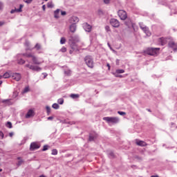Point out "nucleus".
Instances as JSON below:
<instances>
[{
	"label": "nucleus",
	"mask_w": 177,
	"mask_h": 177,
	"mask_svg": "<svg viewBox=\"0 0 177 177\" xmlns=\"http://www.w3.org/2000/svg\"><path fill=\"white\" fill-rule=\"evenodd\" d=\"M169 48L173 49L174 52H177V45L174 41H169Z\"/></svg>",
	"instance_id": "6e6552de"
},
{
	"label": "nucleus",
	"mask_w": 177,
	"mask_h": 177,
	"mask_svg": "<svg viewBox=\"0 0 177 177\" xmlns=\"http://www.w3.org/2000/svg\"><path fill=\"white\" fill-rule=\"evenodd\" d=\"M53 108L54 109L57 110V109H59V104H58L57 103H54V104H53Z\"/></svg>",
	"instance_id": "c85d7f7f"
},
{
	"label": "nucleus",
	"mask_w": 177,
	"mask_h": 177,
	"mask_svg": "<svg viewBox=\"0 0 177 177\" xmlns=\"http://www.w3.org/2000/svg\"><path fill=\"white\" fill-rule=\"evenodd\" d=\"M17 160H19V162L17 163L18 167L21 166L24 162V160H23L20 157L17 158Z\"/></svg>",
	"instance_id": "5701e85b"
},
{
	"label": "nucleus",
	"mask_w": 177,
	"mask_h": 177,
	"mask_svg": "<svg viewBox=\"0 0 177 177\" xmlns=\"http://www.w3.org/2000/svg\"><path fill=\"white\" fill-rule=\"evenodd\" d=\"M1 102L7 106L12 105L13 102H11V99H3Z\"/></svg>",
	"instance_id": "2eb2a0df"
},
{
	"label": "nucleus",
	"mask_w": 177,
	"mask_h": 177,
	"mask_svg": "<svg viewBox=\"0 0 177 177\" xmlns=\"http://www.w3.org/2000/svg\"><path fill=\"white\" fill-rule=\"evenodd\" d=\"M65 43H66V39L64 37H62L60 40V44L63 45Z\"/></svg>",
	"instance_id": "e433bc0d"
},
{
	"label": "nucleus",
	"mask_w": 177,
	"mask_h": 177,
	"mask_svg": "<svg viewBox=\"0 0 177 177\" xmlns=\"http://www.w3.org/2000/svg\"><path fill=\"white\" fill-rule=\"evenodd\" d=\"M160 53V48H148L147 54L151 56H157Z\"/></svg>",
	"instance_id": "f257e3e1"
},
{
	"label": "nucleus",
	"mask_w": 177,
	"mask_h": 177,
	"mask_svg": "<svg viewBox=\"0 0 177 177\" xmlns=\"http://www.w3.org/2000/svg\"><path fill=\"white\" fill-rule=\"evenodd\" d=\"M39 147H40L39 145H38V144H37V142H32L30 145L31 150L38 149Z\"/></svg>",
	"instance_id": "dca6fc26"
},
{
	"label": "nucleus",
	"mask_w": 177,
	"mask_h": 177,
	"mask_svg": "<svg viewBox=\"0 0 177 177\" xmlns=\"http://www.w3.org/2000/svg\"><path fill=\"white\" fill-rule=\"evenodd\" d=\"M142 31L144 32V33H145V35H147V36L150 37L151 35V32L149 30V28L147 26L144 27L142 28Z\"/></svg>",
	"instance_id": "f3484780"
},
{
	"label": "nucleus",
	"mask_w": 177,
	"mask_h": 177,
	"mask_svg": "<svg viewBox=\"0 0 177 177\" xmlns=\"http://www.w3.org/2000/svg\"><path fill=\"white\" fill-rule=\"evenodd\" d=\"M53 119V116H49V117L48 118V120H52Z\"/></svg>",
	"instance_id": "bf43d9fd"
},
{
	"label": "nucleus",
	"mask_w": 177,
	"mask_h": 177,
	"mask_svg": "<svg viewBox=\"0 0 177 177\" xmlns=\"http://www.w3.org/2000/svg\"><path fill=\"white\" fill-rule=\"evenodd\" d=\"M5 21H0V27L3 26V25H5Z\"/></svg>",
	"instance_id": "09e8293b"
},
{
	"label": "nucleus",
	"mask_w": 177,
	"mask_h": 177,
	"mask_svg": "<svg viewBox=\"0 0 177 177\" xmlns=\"http://www.w3.org/2000/svg\"><path fill=\"white\" fill-rule=\"evenodd\" d=\"M25 46H26L27 48H28V47H29V46H30V43H29V41H26Z\"/></svg>",
	"instance_id": "de8ad7c7"
},
{
	"label": "nucleus",
	"mask_w": 177,
	"mask_h": 177,
	"mask_svg": "<svg viewBox=\"0 0 177 177\" xmlns=\"http://www.w3.org/2000/svg\"><path fill=\"white\" fill-rule=\"evenodd\" d=\"M83 28L84 30L87 32H91L92 30V26L88 24L87 22L83 24Z\"/></svg>",
	"instance_id": "0eeeda50"
},
{
	"label": "nucleus",
	"mask_w": 177,
	"mask_h": 177,
	"mask_svg": "<svg viewBox=\"0 0 177 177\" xmlns=\"http://www.w3.org/2000/svg\"><path fill=\"white\" fill-rule=\"evenodd\" d=\"M42 75H44V79H45L48 75L46 73H43Z\"/></svg>",
	"instance_id": "864d4df0"
},
{
	"label": "nucleus",
	"mask_w": 177,
	"mask_h": 177,
	"mask_svg": "<svg viewBox=\"0 0 177 177\" xmlns=\"http://www.w3.org/2000/svg\"><path fill=\"white\" fill-rule=\"evenodd\" d=\"M0 136L1 137V139H3L4 134H3V131H0Z\"/></svg>",
	"instance_id": "8fccbe9b"
},
{
	"label": "nucleus",
	"mask_w": 177,
	"mask_h": 177,
	"mask_svg": "<svg viewBox=\"0 0 177 177\" xmlns=\"http://www.w3.org/2000/svg\"><path fill=\"white\" fill-rule=\"evenodd\" d=\"M31 66L32 65H30V64H26V67L29 68L30 70V66Z\"/></svg>",
	"instance_id": "13d9d810"
},
{
	"label": "nucleus",
	"mask_w": 177,
	"mask_h": 177,
	"mask_svg": "<svg viewBox=\"0 0 177 177\" xmlns=\"http://www.w3.org/2000/svg\"><path fill=\"white\" fill-rule=\"evenodd\" d=\"M57 102H58L59 104L62 105L64 104V99L63 98H59L57 100Z\"/></svg>",
	"instance_id": "c756f323"
},
{
	"label": "nucleus",
	"mask_w": 177,
	"mask_h": 177,
	"mask_svg": "<svg viewBox=\"0 0 177 177\" xmlns=\"http://www.w3.org/2000/svg\"><path fill=\"white\" fill-rule=\"evenodd\" d=\"M110 24L113 28H119L120 26V21L115 18H112L110 19Z\"/></svg>",
	"instance_id": "39448f33"
},
{
	"label": "nucleus",
	"mask_w": 177,
	"mask_h": 177,
	"mask_svg": "<svg viewBox=\"0 0 177 177\" xmlns=\"http://www.w3.org/2000/svg\"><path fill=\"white\" fill-rule=\"evenodd\" d=\"M29 91V87L26 86L25 87V88L24 89V91H22L23 93H26Z\"/></svg>",
	"instance_id": "4c0bfd02"
},
{
	"label": "nucleus",
	"mask_w": 177,
	"mask_h": 177,
	"mask_svg": "<svg viewBox=\"0 0 177 177\" xmlns=\"http://www.w3.org/2000/svg\"><path fill=\"white\" fill-rule=\"evenodd\" d=\"M12 77L13 80H16L17 82H19L21 79V75L19 73H14L12 75Z\"/></svg>",
	"instance_id": "1a4fd4ad"
},
{
	"label": "nucleus",
	"mask_w": 177,
	"mask_h": 177,
	"mask_svg": "<svg viewBox=\"0 0 177 177\" xmlns=\"http://www.w3.org/2000/svg\"><path fill=\"white\" fill-rule=\"evenodd\" d=\"M116 77H122V75H117L116 73H114Z\"/></svg>",
	"instance_id": "603ef678"
},
{
	"label": "nucleus",
	"mask_w": 177,
	"mask_h": 177,
	"mask_svg": "<svg viewBox=\"0 0 177 177\" xmlns=\"http://www.w3.org/2000/svg\"><path fill=\"white\" fill-rule=\"evenodd\" d=\"M103 120L108 122L109 124H115L120 122L119 118H110L109 116L104 118Z\"/></svg>",
	"instance_id": "f03ea898"
},
{
	"label": "nucleus",
	"mask_w": 177,
	"mask_h": 177,
	"mask_svg": "<svg viewBox=\"0 0 177 177\" xmlns=\"http://www.w3.org/2000/svg\"><path fill=\"white\" fill-rule=\"evenodd\" d=\"M98 12H99V15H103V12H102V10H98Z\"/></svg>",
	"instance_id": "4d7b16f0"
},
{
	"label": "nucleus",
	"mask_w": 177,
	"mask_h": 177,
	"mask_svg": "<svg viewBox=\"0 0 177 177\" xmlns=\"http://www.w3.org/2000/svg\"><path fill=\"white\" fill-rule=\"evenodd\" d=\"M66 15V11H62V15L65 16Z\"/></svg>",
	"instance_id": "6e6d98bb"
},
{
	"label": "nucleus",
	"mask_w": 177,
	"mask_h": 177,
	"mask_svg": "<svg viewBox=\"0 0 177 177\" xmlns=\"http://www.w3.org/2000/svg\"><path fill=\"white\" fill-rule=\"evenodd\" d=\"M151 177H159L158 176H152Z\"/></svg>",
	"instance_id": "774afa93"
},
{
	"label": "nucleus",
	"mask_w": 177,
	"mask_h": 177,
	"mask_svg": "<svg viewBox=\"0 0 177 177\" xmlns=\"http://www.w3.org/2000/svg\"><path fill=\"white\" fill-rule=\"evenodd\" d=\"M105 30H106V31L107 32H111V28H110L109 26H106Z\"/></svg>",
	"instance_id": "ea45409f"
},
{
	"label": "nucleus",
	"mask_w": 177,
	"mask_h": 177,
	"mask_svg": "<svg viewBox=\"0 0 177 177\" xmlns=\"http://www.w3.org/2000/svg\"><path fill=\"white\" fill-rule=\"evenodd\" d=\"M109 156H110L111 157H113V156H114V153H113V152H111V153L109 154Z\"/></svg>",
	"instance_id": "680f3d73"
},
{
	"label": "nucleus",
	"mask_w": 177,
	"mask_h": 177,
	"mask_svg": "<svg viewBox=\"0 0 177 177\" xmlns=\"http://www.w3.org/2000/svg\"><path fill=\"white\" fill-rule=\"evenodd\" d=\"M39 177H46V176H45L44 175H41Z\"/></svg>",
	"instance_id": "338daca9"
},
{
	"label": "nucleus",
	"mask_w": 177,
	"mask_h": 177,
	"mask_svg": "<svg viewBox=\"0 0 177 177\" xmlns=\"http://www.w3.org/2000/svg\"><path fill=\"white\" fill-rule=\"evenodd\" d=\"M79 21H80L79 17L76 16H73L69 19V22L75 25H76L79 22Z\"/></svg>",
	"instance_id": "9d476101"
},
{
	"label": "nucleus",
	"mask_w": 177,
	"mask_h": 177,
	"mask_svg": "<svg viewBox=\"0 0 177 177\" xmlns=\"http://www.w3.org/2000/svg\"><path fill=\"white\" fill-rule=\"evenodd\" d=\"M136 145L141 147H146L147 145V142L140 140L137 141Z\"/></svg>",
	"instance_id": "412c9836"
},
{
	"label": "nucleus",
	"mask_w": 177,
	"mask_h": 177,
	"mask_svg": "<svg viewBox=\"0 0 177 177\" xmlns=\"http://www.w3.org/2000/svg\"><path fill=\"white\" fill-rule=\"evenodd\" d=\"M84 60L88 67H89L90 68H93V60L91 56L90 55L86 56Z\"/></svg>",
	"instance_id": "20e7f679"
},
{
	"label": "nucleus",
	"mask_w": 177,
	"mask_h": 177,
	"mask_svg": "<svg viewBox=\"0 0 177 177\" xmlns=\"http://www.w3.org/2000/svg\"><path fill=\"white\" fill-rule=\"evenodd\" d=\"M105 4H109L110 3V0H104Z\"/></svg>",
	"instance_id": "3c124183"
},
{
	"label": "nucleus",
	"mask_w": 177,
	"mask_h": 177,
	"mask_svg": "<svg viewBox=\"0 0 177 177\" xmlns=\"http://www.w3.org/2000/svg\"><path fill=\"white\" fill-rule=\"evenodd\" d=\"M77 30V25L76 24H71L70 26V31L72 32V33H74Z\"/></svg>",
	"instance_id": "aec40b11"
},
{
	"label": "nucleus",
	"mask_w": 177,
	"mask_h": 177,
	"mask_svg": "<svg viewBox=\"0 0 177 177\" xmlns=\"http://www.w3.org/2000/svg\"><path fill=\"white\" fill-rule=\"evenodd\" d=\"M47 6L48 8H53L54 7V5L53 4V2H48Z\"/></svg>",
	"instance_id": "72a5a7b5"
},
{
	"label": "nucleus",
	"mask_w": 177,
	"mask_h": 177,
	"mask_svg": "<svg viewBox=\"0 0 177 177\" xmlns=\"http://www.w3.org/2000/svg\"><path fill=\"white\" fill-rule=\"evenodd\" d=\"M42 8H43V10H46L45 5H44V6H42Z\"/></svg>",
	"instance_id": "69168bd1"
},
{
	"label": "nucleus",
	"mask_w": 177,
	"mask_h": 177,
	"mask_svg": "<svg viewBox=\"0 0 177 177\" xmlns=\"http://www.w3.org/2000/svg\"><path fill=\"white\" fill-rule=\"evenodd\" d=\"M70 97L72 98V99H77V98H79L80 97V95L79 94H75V93H71Z\"/></svg>",
	"instance_id": "b1692460"
},
{
	"label": "nucleus",
	"mask_w": 177,
	"mask_h": 177,
	"mask_svg": "<svg viewBox=\"0 0 177 177\" xmlns=\"http://www.w3.org/2000/svg\"><path fill=\"white\" fill-rule=\"evenodd\" d=\"M46 111L48 114H49L50 113V108L49 106H46Z\"/></svg>",
	"instance_id": "37998d69"
},
{
	"label": "nucleus",
	"mask_w": 177,
	"mask_h": 177,
	"mask_svg": "<svg viewBox=\"0 0 177 177\" xmlns=\"http://www.w3.org/2000/svg\"><path fill=\"white\" fill-rule=\"evenodd\" d=\"M24 1L26 3L30 4V3H31V2L32 1V0H24Z\"/></svg>",
	"instance_id": "a18cd8bd"
},
{
	"label": "nucleus",
	"mask_w": 177,
	"mask_h": 177,
	"mask_svg": "<svg viewBox=\"0 0 177 177\" xmlns=\"http://www.w3.org/2000/svg\"><path fill=\"white\" fill-rule=\"evenodd\" d=\"M18 64H20V65L24 64H25V60L23 59H18Z\"/></svg>",
	"instance_id": "7c9ffc66"
},
{
	"label": "nucleus",
	"mask_w": 177,
	"mask_h": 177,
	"mask_svg": "<svg viewBox=\"0 0 177 177\" xmlns=\"http://www.w3.org/2000/svg\"><path fill=\"white\" fill-rule=\"evenodd\" d=\"M159 43H160V45L165 46L168 43V39L165 37H160L158 40Z\"/></svg>",
	"instance_id": "4468645a"
},
{
	"label": "nucleus",
	"mask_w": 177,
	"mask_h": 177,
	"mask_svg": "<svg viewBox=\"0 0 177 177\" xmlns=\"http://www.w3.org/2000/svg\"><path fill=\"white\" fill-rule=\"evenodd\" d=\"M71 48L72 50H73V51H75V52L79 51L78 46L75 42H73L71 44Z\"/></svg>",
	"instance_id": "a211bd4d"
},
{
	"label": "nucleus",
	"mask_w": 177,
	"mask_h": 177,
	"mask_svg": "<svg viewBox=\"0 0 177 177\" xmlns=\"http://www.w3.org/2000/svg\"><path fill=\"white\" fill-rule=\"evenodd\" d=\"M118 114H120V115H126V112L124 111H118Z\"/></svg>",
	"instance_id": "a19ab883"
},
{
	"label": "nucleus",
	"mask_w": 177,
	"mask_h": 177,
	"mask_svg": "<svg viewBox=\"0 0 177 177\" xmlns=\"http://www.w3.org/2000/svg\"><path fill=\"white\" fill-rule=\"evenodd\" d=\"M108 46L111 48V50H113V48L111 46V44L109 43H108Z\"/></svg>",
	"instance_id": "e2e57ef3"
},
{
	"label": "nucleus",
	"mask_w": 177,
	"mask_h": 177,
	"mask_svg": "<svg viewBox=\"0 0 177 177\" xmlns=\"http://www.w3.org/2000/svg\"><path fill=\"white\" fill-rule=\"evenodd\" d=\"M23 7H24V5L20 4L19 8H15V9L11 10L10 13L14 14L15 12H18V13L21 12Z\"/></svg>",
	"instance_id": "ddd939ff"
},
{
	"label": "nucleus",
	"mask_w": 177,
	"mask_h": 177,
	"mask_svg": "<svg viewBox=\"0 0 177 177\" xmlns=\"http://www.w3.org/2000/svg\"><path fill=\"white\" fill-rule=\"evenodd\" d=\"M6 127L9 129H12V124L11 123V122H8L6 124Z\"/></svg>",
	"instance_id": "473e14b6"
},
{
	"label": "nucleus",
	"mask_w": 177,
	"mask_h": 177,
	"mask_svg": "<svg viewBox=\"0 0 177 177\" xmlns=\"http://www.w3.org/2000/svg\"><path fill=\"white\" fill-rule=\"evenodd\" d=\"M30 70L35 72H40L42 70V68L37 65H31Z\"/></svg>",
	"instance_id": "f8f14e48"
},
{
	"label": "nucleus",
	"mask_w": 177,
	"mask_h": 177,
	"mask_svg": "<svg viewBox=\"0 0 177 177\" xmlns=\"http://www.w3.org/2000/svg\"><path fill=\"white\" fill-rule=\"evenodd\" d=\"M35 48H36V49H37V50H40V48H41V45H40V44H39L38 43H37V44H36V45L35 46Z\"/></svg>",
	"instance_id": "c9c22d12"
},
{
	"label": "nucleus",
	"mask_w": 177,
	"mask_h": 177,
	"mask_svg": "<svg viewBox=\"0 0 177 177\" xmlns=\"http://www.w3.org/2000/svg\"><path fill=\"white\" fill-rule=\"evenodd\" d=\"M13 135H14V133H9V136L10 137L12 138L13 136Z\"/></svg>",
	"instance_id": "052dcab7"
},
{
	"label": "nucleus",
	"mask_w": 177,
	"mask_h": 177,
	"mask_svg": "<svg viewBox=\"0 0 177 177\" xmlns=\"http://www.w3.org/2000/svg\"><path fill=\"white\" fill-rule=\"evenodd\" d=\"M147 26L145 25H144L142 22H140V28H141V30H143V28H145Z\"/></svg>",
	"instance_id": "58836bf2"
},
{
	"label": "nucleus",
	"mask_w": 177,
	"mask_h": 177,
	"mask_svg": "<svg viewBox=\"0 0 177 177\" xmlns=\"http://www.w3.org/2000/svg\"><path fill=\"white\" fill-rule=\"evenodd\" d=\"M125 72L124 69H117L114 74H122Z\"/></svg>",
	"instance_id": "393cba45"
},
{
	"label": "nucleus",
	"mask_w": 177,
	"mask_h": 177,
	"mask_svg": "<svg viewBox=\"0 0 177 177\" xmlns=\"http://www.w3.org/2000/svg\"><path fill=\"white\" fill-rule=\"evenodd\" d=\"M124 24L126 25V26H127L129 29L133 28L135 32H136L137 30V26L136 25V24L132 22V20L131 19H127L125 22Z\"/></svg>",
	"instance_id": "7ed1b4c3"
},
{
	"label": "nucleus",
	"mask_w": 177,
	"mask_h": 177,
	"mask_svg": "<svg viewBox=\"0 0 177 177\" xmlns=\"http://www.w3.org/2000/svg\"><path fill=\"white\" fill-rule=\"evenodd\" d=\"M57 153H58L57 149H53V151H52L53 156H56V155H57Z\"/></svg>",
	"instance_id": "f704fd0d"
},
{
	"label": "nucleus",
	"mask_w": 177,
	"mask_h": 177,
	"mask_svg": "<svg viewBox=\"0 0 177 177\" xmlns=\"http://www.w3.org/2000/svg\"><path fill=\"white\" fill-rule=\"evenodd\" d=\"M10 77V75L8 72H6L3 75V77L5 79H8Z\"/></svg>",
	"instance_id": "a878e982"
},
{
	"label": "nucleus",
	"mask_w": 177,
	"mask_h": 177,
	"mask_svg": "<svg viewBox=\"0 0 177 177\" xmlns=\"http://www.w3.org/2000/svg\"><path fill=\"white\" fill-rule=\"evenodd\" d=\"M32 61L35 65H41L44 61H40L36 56H32Z\"/></svg>",
	"instance_id": "9b49d317"
},
{
	"label": "nucleus",
	"mask_w": 177,
	"mask_h": 177,
	"mask_svg": "<svg viewBox=\"0 0 177 177\" xmlns=\"http://www.w3.org/2000/svg\"><path fill=\"white\" fill-rule=\"evenodd\" d=\"M60 51H61L62 53H66V48L64 47V46H63V47L61 48Z\"/></svg>",
	"instance_id": "79ce46f5"
},
{
	"label": "nucleus",
	"mask_w": 177,
	"mask_h": 177,
	"mask_svg": "<svg viewBox=\"0 0 177 177\" xmlns=\"http://www.w3.org/2000/svg\"><path fill=\"white\" fill-rule=\"evenodd\" d=\"M34 116V111L32 109H30L26 115V118H30Z\"/></svg>",
	"instance_id": "6ab92c4d"
},
{
	"label": "nucleus",
	"mask_w": 177,
	"mask_h": 177,
	"mask_svg": "<svg viewBox=\"0 0 177 177\" xmlns=\"http://www.w3.org/2000/svg\"><path fill=\"white\" fill-rule=\"evenodd\" d=\"M3 7V4L2 2H0V10H1Z\"/></svg>",
	"instance_id": "5fc2aeb1"
},
{
	"label": "nucleus",
	"mask_w": 177,
	"mask_h": 177,
	"mask_svg": "<svg viewBox=\"0 0 177 177\" xmlns=\"http://www.w3.org/2000/svg\"><path fill=\"white\" fill-rule=\"evenodd\" d=\"M118 15L121 20H126L127 19V12L123 10H120L118 11Z\"/></svg>",
	"instance_id": "423d86ee"
},
{
	"label": "nucleus",
	"mask_w": 177,
	"mask_h": 177,
	"mask_svg": "<svg viewBox=\"0 0 177 177\" xmlns=\"http://www.w3.org/2000/svg\"><path fill=\"white\" fill-rule=\"evenodd\" d=\"M23 55L26 57H35V55H32L31 53H24Z\"/></svg>",
	"instance_id": "cd10ccee"
},
{
	"label": "nucleus",
	"mask_w": 177,
	"mask_h": 177,
	"mask_svg": "<svg viewBox=\"0 0 177 177\" xmlns=\"http://www.w3.org/2000/svg\"><path fill=\"white\" fill-rule=\"evenodd\" d=\"M64 74L67 76H70L71 74V71L70 69L65 70Z\"/></svg>",
	"instance_id": "bb28decb"
},
{
	"label": "nucleus",
	"mask_w": 177,
	"mask_h": 177,
	"mask_svg": "<svg viewBox=\"0 0 177 177\" xmlns=\"http://www.w3.org/2000/svg\"><path fill=\"white\" fill-rule=\"evenodd\" d=\"M48 145H44L43 148V151H46V150H48Z\"/></svg>",
	"instance_id": "c03bdc74"
},
{
	"label": "nucleus",
	"mask_w": 177,
	"mask_h": 177,
	"mask_svg": "<svg viewBox=\"0 0 177 177\" xmlns=\"http://www.w3.org/2000/svg\"><path fill=\"white\" fill-rule=\"evenodd\" d=\"M94 140V137H93V136H90V137H89V141L90 142H92V141H93Z\"/></svg>",
	"instance_id": "49530a36"
},
{
	"label": "nucleus",
	"mask_w": 177,
	"mask_h": 177,
	"mask_svg": "<svg viewBox=\"0 0 177 177\" xmlns=\"http://www.w3.org/2000/svg\"><path fill=\"white\" fill-rule=\"evenodd\" d=\"M59 11H60V9H57L55 12H54V17L55 19H59Z\"/></svg>",
	"instance_id": "4be33fe9"
},
{
	"label": "nucleus",
	"mask_w": 177,
	"mask_h": 177,
	"mask_svg": "<svg viewBox=\"0 0 177 177\" xmlns=\"http://www.w3.org/2000/svg\"><path fill=\"white\" fill-rule=\"evenodd\" d=\"M107 67L109 68V70H110V68H111V66H110V64H107Z\"/></svg>",
	"instance_id": "0e129e2a"
},
{
	"label": "nucleus",
	"mask_w": 177,
	"mask_h": 177,
	"mask_svg": "<svg viewBox=\"0 0 177 177\" xmlns=\"http://www.w3.org/2000/svg\"><path fill=\"white\" fill-rule=\"evenodd\" d=\"M18 92L17 91H14L13 92V94H12V98H14V99H15L16 97H17V96H18Z\"/></svg>",
	"instance_id": "2f4dec72"
}]
</instances>
